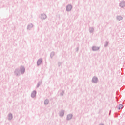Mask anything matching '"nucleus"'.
Returning a JSON list of instances; mask_svg holds the SVG:
<instances>
[{
	"mask_svg": "<svg viewBox=\"0 0 125 125\" xmlns=\"http://www.w3.org/2000/svg\"><path fill=\"white\" fill-rule=\"evenodd\" d=\"M72 9V5H68L66 7L67 11H70Z\"/></svg>",
	"mask_w": 125,
	"mask_h": 125,
	"instance_id": "f257e3e1",
	"label": "nucleus"
},
{
	"mask_svg": "<svg viewBox=\"0 0 125 125\" xmlns=\"http://www.w3.org/2000/svg\"><path fill=\"white\" fill-rule=\"evenodd\" d=\"M92 81H93V83H97V78L94 77L93 78Z\"/></svg>",
	"mask_w": 125,
	"mask_h": 125,
	"instance_id": "39448f33",
	"label": "nucleus"
},
{
	"mask_svg": "<svg viewBox=\"0 0 125 125\" xmlns=\"http://www.w3.org/2000/svg\"><path fill=\"white\" fill-rule=\"evenodd\" d=\"M44 104H48V100H45L44 101Z\"/></svg>",
	"mask_w": 125,
	"mask_h": 125,
	"instance_id": "4468645a",
	"label": "nucleus"
},
{
	"mask_svg": "<svg viewBox=\"0 0 125 125\" xmlns=\"http://www.w3.org/2000/svg\"><path fill=\"white\" fill-rule=\"evenodd\" d=\"M120 6H121V7H124V6H125V2H121L120 3Z\"/></svg>",
	"mask_w": 125,
	"mask_h": 125,
	"instance_id": "9d476101",
	"label": "nucleus"
},
{
	"mask_svg": "<svg viewBox=\"0 0 125 125\" xmlns=\"http://www.w3.org/2000/svg\"><path fill=\"white\" fill-rule=\"evenodd\" d=\"M73 115L72 114H69L67 116V120H71V119L72 118Z\"/></svg>",
	"mask_w": 125,
	"mask_h": 125,
	"instance_id": "423d86ee",
	"label": "nucleus"
},
{
	"mask_svg": "<svg viewBox=\"0 0 125 125\" xmlns=\"http://www.w3.org/2000/svg\"><path fill=\"white\" fill-rule=\"evenodd\" d=\"M41 18L42 19H45L46 18V15L44 14H42Z\"/></svg>",
	"mask_w": 125,
	"mask_h": 125,
	"instance_id": "7ed1b4c3",
	"label": "nucleus"
},
{
	"mask_svg": "<svg viewBox=\"0 0 125 125\" xmlns=\"http://www.w3.org/2000/svg\"><path fill=\"white\" fill-rule=\"evenodd\" d=\"M36 91H33L31 94L32 97H35V96H36Z\"/></svg>",
	"mask_w": 125,
	"mask_h": 125,
	"instance_id": "20e7f679",
	"label": "nucleus"
},
{
	"mask_svg": "<svg viewBox=\"0 0 125 125\" xmlns=\"http://www.w3.org/2000/svg\"><path fill=\"white\" fill-rule=\"evenodd\" d=\"M121 109H123V104H120L119 105V110H121Z\"/></svg>",
	"mask_w": 125,
	"mask_h": 125,
	"instance_id": "9b49d317",
	"label": "nucleus"
},
{
	"mask_svg": "<svg viewBox=\"0 0 125 125\" xmlns=\"http://www.w3.org/2000/svg\"><path fill=\"white\" fill-rule=\"evenodd\" d=\"M98 49H99V47H98L94 46L93 47V50H94L95 51L96 50H98Z\"/></svg>",
	"mask_w": 125,
	"mask_h": 125,
	"instance_id": "0eeeda50",
	"label": "nucleus"
},
{
	"mask_svg": "<svg viewBox=\"0 0 125 125\" xmlns=\"http://www.w3.org/2000/svg\"><path fill=\"white\" fill-rule=\"evenodd\" d=\"M108 45V42H105V46H107Z\"/></svg>",
	"mask_w": 125,
	"mask_h": 125,
	"instance_id": "2eb2a0df",
	"label": "nucleus"
},
{
	"mask_svg": "<svg viewBox=\"0 0 125 125\" xmlns=\"http://www.w3.org/2000/svg\"><path fill=\"white\" fill-rule=\"evenodd\" d=\"M117 19L118 20L120 21V20H122V19H123V18L121 16H118L117 17Z\"/></svg>",
	"mask_w": 125,
	"mask_h": 125,
	"instance_id": "1a4fd4ad",
	"label": "nucleus"
},
{
	"mask_svg": "<svg viewBox=\"0 0 125 125\" xmlns=\"http://www.w3.org/2000/svg\"><path fill=\"white\" fill-rule=\"evenodd\" d=\"M24 72H25V68H24V67H22L21 69V72L24 73Z\"/></svg>",
	"mask_w": 125,
	"mask_h": 125,
	"instance_id": "f8f14e48",
	"label": "nucleus"
},
{
	"mask_svg": "<svg viewBox=\"0 0 125 125\" xmlns=\"http://www.w3.org/2000/svg\"><path fill=\"white\" fill-rule=\"evenodd\" d=\"M100 125H103V124H101Z\"/></svg>",
	"mask_w": 125,
	"mask_h": 125,
	"instance_id": "f3484780",
	"label": "nucleus"
},
{
	"mask_svg": "<svg viewBox=\"0 0 125 125\" xmlns=\"http://www.w3.org/2000/svg\"><path fill=\"white\" fill-rule=\"evenodd\" d=\"M42 59H40L38 60V61H37L38 66H39V65H41V64H42Z\"/></svg>",
	"mask_w": 125,
	"mask_h": 125,
	"instance_id": "f03ea898",
	"label": "nucleus"
},
{
	"mask_svg": "<svg viewBox=\"0 0 125 125\" xmlns=\"http://www.w3.org/2000/svg\"><path fill=\"white\" fill-rule=\"evenodd\" d=\"M9 119L10 120H11V119H12V114H9Z\"/></svg>",
	"mask_w": 125,
	"mask_h": 125,
	"instance_id": "ddd939ff",
	"label": "nucleus"
},
{
	"mask_svg": "<svg viewBox=\"0 0 125 125\" xmlns=\"http://www.w3.org/2000/svg\"><path fill=\"white\" fill-rule=\"evenodd\" d=\"M32 28H33V24H30L28 26V30H31V29H32Z\"/></svg>",
	"mask_w": 125,
	"mask_h": 125,
	"instance_id": "6e6552de",
	"label": "nucleus"
},
{
	"mask_svg": "<svg viewBox=\"0 0 125 125\" xmlns=\"http://www.w3.org/2000/svg\"><path fill=\"white\" fill-rule=\"evenodd\" d=\"M64 115V113H62V115Z\"/></svg>",
	"mask_w": 125,
	"mask_h": 125,
	"instance_id": "dca6fc26",
	"label": "nucleus"
}]
</instances>
